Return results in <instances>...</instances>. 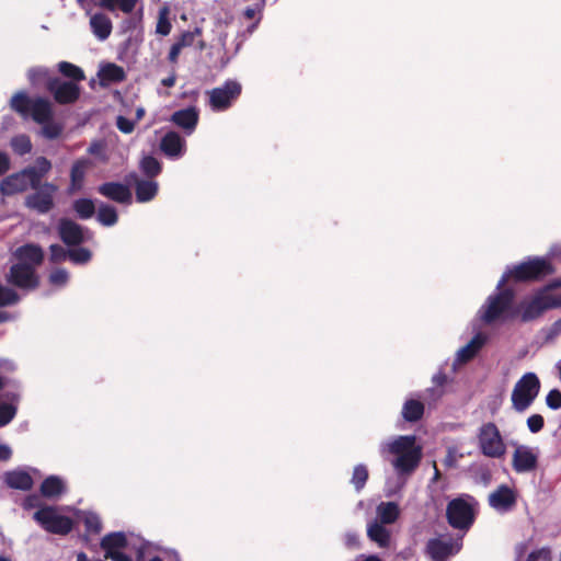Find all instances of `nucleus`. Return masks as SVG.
<instances>
[{
	"label": "nucleus",
	"instance_id": "f257e3e1",
	"mask_svg": "<svg viewBox=\"0 0 561 561\" xmlns=\"http://www.w3.org/2000/svg\"><path fill=\"white\" fill-rule=\"evenodd\" d=\"M381 456H393L391 466L399 477L411 474L422 459V447L416 444L414 435H400L380 444Z\"/></svg>",
	"mask_w": 561,
	"mask_h": 561
},
{
	"label": "nucleus",
	"instance_id": "f03ea898",
	"mask_svg": "<svg viewBox=\"0 0 561 561\" xmlns=\"http://www.w3.org/2000/svg\"><path fill=\"white\" fill-rule=\"evenodd\" d=\"M14 255L19 262L11 267L10 282L21 288H36L38 278L35 268L43 260L42 249L34 244H26L16 249Z\"/></svg>",
	"mask_w": 561,
	"mask_h": 561
},
{
	"label": "nucleus",
	"instance_id": "7ed1b4c3",
	"mask_svg": "<svg viewBox=\"0 0 561 561\" xmlns=\"http://www.w3.org/2000/svg\"><path fill=\"white\" fill-rule=\"evenodd\" d=\"M50 168L51 164L46 158H37L34 165L4 178L0 183L1 194L12 196L25 192L28 187L36 188Z\"/></svg>",
	"mask_w": 561,
	"mask_h": 561
},
{
	"label": "nucleus",
	"instance_id": "20e7f679",
	"mask_svg": "<svg viewBox=\"0 0 561 561\" xmlns=\"http://www.w3.org/2000/svg\"><path fill=\"white\" fill-rule=\"evenodd\" d=\"M15 365L12 360L0 358V390L9 385L5 374L12 373ZM21 394L19 391H5L0 397V427L8 425L16 415Z\"/></svg>",
	"mask_w": 561,
	"mask_h": 561
},
{
	"label": "nucleus",
	"instance_id": "39448f33",
	"mask_svg": "<svg viewBox=\"0 0 561 561\" xmlns=\"http://www.w3.org/2000/svg\"><path fill=\"white\" fill-rule=\"evenodd\" d=\"M540 390V381L536 374H525L514 386L512 391V405L516 412L526 411Z\"/></svg>",
	"mask_w": 561,
	"mask_h": 561
},
{
	"label": "nucleus",
	"instance_id": "423d86ee",
	"mask_svg": "<svg viewBox=\"0 0 561 561\" xmlns=\"http://www.w3.org/2000/svg\"><path fill=\"white\" fill-rule=\"evenodd\" d=\"M552 273L549 263L543 259H533L508 268L499 280L497 288H502L510 279L529 280Z\"/></svg>",
	"mask_w": 561,
	"mask_h": 561
},
{
	"label": "nucleus",
	"instance_id": "0eeeda50",
	"mask_svg": "<svg viewBox=\"0 0 561 561\" xmlns=\"http://www.w3.org/2000/svg\"><path fill=\"white\" fill-rule=\"evenodd\" d=\"M481 453L489 458H502L506 453V444L494 423L483 424L478 434Z\"/></svg>",
	"mask_w": 561,
	"mask_h": 561
},
{
	"label": "nucleus",
	"instance_id": "6e6552de",
	"mask_svg": "<svg viewBox=\"0 0 561 561\" xmlns=\"http://www.w3.org/2000/svg\"><path fill=\"white\" fill-rule=\"evenodd\" d=\"M449 524L458 529H468L474 520L473 499L458 497L447 506Z\"/></svg>",
	"mask_w": 561,
	"mask_h": 561
},
{
	"label": "nucleus",
	"instance_id": "1a4fd4ad",
	"mask_svg": "<svg viewBox=\"0 0 561 561\" xmlns=\"http://www.w3.org/2000/svg\"><path fill=\"white\" fill-rule=\"evenodd\" d=\"M241 84L236 80H227L222 85L207 92L209 105L215 112L228 110L241 93Z\"/></svg>",
	"mask_w": 561,
	"mask_h": 561
},
{
	"label": "nucleus",
	"instance_id": "9d476101",
	"mask_svg": "<svg viewBox=\"0 0 561 561\" xmlns=\"http://www.w3.org/2000/svg\"><path fill=\"white\" fill-rule=\"evenodd\" d=\"M550 309L548 289L541 288L534 295L523 299L518 306L517 312L522 321L529 322L541 317Z\"/></svg>",
	"mask_w": 561,
	"mask_h": 561
},
{
	"label": "nucleus",
	"instance_id": "9b49d317",
	"mask_svg": "<svg viewBox=\"0 0 561 561\" xmlns=\"http://www.w3.org/2000/svg\"><path fill=\"white\" fill-rule=\"evenodd\" d=\"M512 301L513 291L510 289H505L496 295L490 296L485 305H483L479 311L481 319L486 323L502 319L505 312L510 309Z\"/></svg>",
	"mask_w": 561,
	"mask_h": 561
},
{
	"label": "nucleus",
	"instance_id": "f8f14e48",
	"mask_svg": "<svg viewBox=\"0 0 561 561\" xmlns=\"http://www.w3.org/2000/svg\"><path fill=\"white\" fill-rule=\"evenodd\" d=\"M34 519L48 533L66 535L72 529L70 518L59 515L53 507H43L34 513Z\"/></svg>",
	"mask_w": 561,
	"mask_h": 561
},
{
	"label": "nucleus",
	"instance_id": "ddd939ff",
	"mask_svg": "<svg viewBox=\"0 0 561 561\" xmlns=\"http://www.w3.org/2000/svg\"><path fill=\"white\" fill-rule=\"evenodd\" d=\"M129 546L124 533H112L103 537L101 547L105 551V558L112 561H133L124 550Z\"/></svg>",
	"mask_w": 561,
	"mask_h": 561
},
{
	"label": "nucleus",
	"instance_id": "4468645a",
	"mask_svg": "<svg viewBox=\"0 0 561 561\" xmlns=\"http://www.w3.org/2000/svg\"><path fill=\"white\" fill-rule=\"evenodd\" d=\"M56 192V185L51 183H44L38 186V188L36 187V191L25 198V205L39 214H46L54 206V196Z\"/></svg>",
	"mask_w": 561,
	"mask_h": 561
},
{
	"label": "nucleus",
	"instance_id": "2eb2a0df",
	"mask_svg": "<svg viewBox=\"0 0 561 561\" xmlns=\"http://www.w3.org/2000/svg\"><path fill=\"white\" fill-rule=\"evenodd\" d=\"M538 462V450L527 445H518L512 458V465L516 472L526 473L534 471Z\"/></svg>",
	"mask_w": 561,
	"mask_h": 561
},
{
	"label": "nucleus",
	"instance_id": "dca6fc26",
	"mask_svg": "<svg viewBox=\"0 0 561 561\" xmlns=\"http://www.w3.org/2000/svg\"><path fill=\"white\" fill-rule=\"evenodd\" d=\"M461 549L460 539H432L427 543V552L433 561H447V559Z\"/></svg>",
	"mask_w": 561,
	"mask_h": 561
},
{
	"label": "nucleus",
	"instance_id": "f3484780",
	"mask_svg": "<svg viewBox=\"0 0 561 561\" xmlns=\"http://www.w3.org/2000/svg\"><path fill=\"white\" fill-rule=\"evenodd\" d=\"M48 91L54 95L56 102L60 104L72 103L77 101L80 95L77 83L60 81L57 78L49 80Z\"/></svg>",
	"mask_w": 561,
	"mask_h": 561
},
{
	"label": "nucleus",
	"instance_id": "a211bd4d",
	"mask_svg": "<svg viewBox=\"0 0 561 561\" xmlns=\"http://www.w3.org/2000/svg\"><path fill=\"white\" fill-rule=\"evenodd\" d=\"M516 503V493L507 485H500L489 495L490 506L499 513L511 511Z\"/></svg>",
	"mask_w": 561,
	"mask_h": 561
},
{
	"label": "nucleus",
	"instance_id": "6ab92c4d",
	"mask_svg": "<svg viewBox=\"0 0 561 561\" xmlns=\"http://www.w3.org/2000/svg\"><path fill=\"white\" fill-rule=\"evenodd\" d=\"M59 233L62 241L69 245L80 244L91 239V234L72 220L62 219L59 224Z\"/></svg>",
	"mask_w": 561,
	"mask_h": 561
},
{
	"label": "nucleus",
	"instance_id": "aec40b11",
	"mask_svg": "<svg viewBox=\"0 0 561 561\" xmlns=\"http://www.w3.org/2000/svg\"><path fill=\"white\" fill-rule=\"evenodd\" d=\"M160 149L167 157L179 159L185 153L186 142L178 133L169 131L161 139Z\"/></svg>",
	"mask_w": 561,
	"mask_h": 561
},
{
	"label": "nucleus",
	"instance_id": "412c9836",
	"mask_svg": "<svg viewBox=\"0 0 561 561\" xmlns=\"http://www.w3.org/2000/svg\"><path fill=\"white\" fill-rule=\"evenodd\" d=\"M199 113L195 106L176 111L171 116V122L182 128L187 135H191L198 123Z\"/></svg>",
	"mask_w": 561,
	"mask_h": 561
},
{
	"label": "nucleus",
	"instance_id": "4be33fe9",
	"mask_svg": "<svg viewBox=\"0 0 561 561\" xmlns=\"http://www.w3.org/2000/svg\"><path fill=\"white\" fill-rule=\"evenodd\" d=\"M3 481L9 488L21 491H27L33 486V479L30 472L23 469L4 472Z\"/></svg>",
	"mask_w": 561,
	"mask_h": 561
},
{
	"label": "nucleus",
	"instance_id": "5701e85b",
	"mask_svg": "<svg viewBox=\"0 0 561 561\" xmlns=\"http://www.w3.org/2000/svg\"><path fill=\"white\" fill-rule=\"evenodd\" d=\"M99 192L117 203L129 204L131 202V193L127 186L121 183L110 182L101 185Z\"/></svg>",
	"mask_w": 561,
	"mask_h": 561
},
{
	"label": "nucleus",
	"instance_id": "b1692460",
	"mask_svg": "<svg viewBox=\"0 0 561 561\" xmlns=\"http://www.w3.org/2000/svg\"><path fill=\"white\" fill-rule=\"evenodd\" d=\"M89 24L93 35L99 41L103 42L107 39L112 33V21L105 13L96 12L94 14H91Z\"/></svg>",
	"mask_w": 561,
	"mask_h": 561
},
{
	"label": "nucleus",
	"instance_id": "393cba45",
	"mask_svg": "<svg viewBox=\"0 0 561 561\" xmlns=\"http://www.w3.org/2000/svg\"><path fill=\"white\" fill-rule=\"evenodd\" d=\"M485 343V336L476 334L465 346L456 353L455 365L465 364L473 358Z\"/></svg>",
	"mask_w": 561,
	"mask_h": 561
},
{
	"label": "nucleus",
	"instance_id": "a878e982",
	"mask_svg": "<svg viewBox=\"0 0 561 561\" xmlns=\"http://www.w3.org/2000/svg\"><path fill=\"white\" fill-rule=\"evenodd\" d=\"M28 113L36 123L44 124L53 118V105L46 99L36 98L33 99Z\"/></svg>",
	"mask_w": 561,
	"mask_h": 561
},
{
	"label": "nucleus",
	"instance_id": "bb28decb",
	"mask_svg": "<svg viewBox=\"0 0 561 561\" xmlns=\"http://www.w3.org/2000/svg\"><path fill=\"white\" fill-rule=\"evenodd\" d=\"M92 168V161L88 158L78 159L71 168L70 172V186L72 191H78L82 187L88 170Z\"/></svg>",
	"mask_w": 561,
	"mask_h": 561
},
{
	"label": "nucleus",
	"instance_id": "cd10ccee",
	"mask_svg": "<svg viewBox=\"0 0 561 561\" xmlns=\"http://www.w3.org/2000/svg\"><path fill=\"white\" fill-rule=\"evenodd\" d=\"M39 490L44 497L56 499L65 493L66 481L59 476H49L43 481Z\"/></svg>",
	"mask_w": 561,
	"mask_h": 561
},
{
	"label": "nucleus",
	"instance_id": "c85d7f7f",
	"mask_svg": "<svg viewBox=\"0 0 561 561\" xmlns=\"http://www.w3.org/2000/svg\"><path fill=\"white\" fill-rule=\"evenodd\" d=\"M400 513V507L396 502H381L376 507V520L385 525L393 524L399 518Z\"/></svg>",
	"mask_w": 561,
	"mask_h": 561
},
{
	"label": "nucleus",
	"instance_id": "c756f323",
	"mask_svg": "<svg viewBox=\"0 0 561 561\" xmlns=\"http://www.w3.org/2000/svg\"><path fill=\"white\" fill-rule=\"evenodd\" d=\"M390 531L385 527V524L378 520H373L367 525V537L376 542L380 548H386L390 543Z\"/></svg>",
	"mask_w": 561,
	"mask_h": 561
},
{
	"label": "nucleus",
	"instance_id": "7c9ffc66",
	"mask_svg": "<svg viewBox=\"0 0 561 561\" xmlns=\"http://www.w3.org/2000/svg\"><path fill=\"white\" fill-rule=\"evenodd\" d=\"M136 198L139 203L151 201L158 193V183L152 180H139L136 182Z\"/></svg>",
	"mask_w": 561,
	"mask_h": 561
},
{
	"label": "nucleus",
	"instance_id": "2f4dec72",
	"mask_svg": "<svg viewBox=\"0 0 561 561\" xmlns=\"http://www.w3.org/2000/svg\"><path fill=\"white\" fill-rule=\"evenodd\" d=\"M100 80L103 84L122 81L125 77L124 69L115 64H107L99 71Z\"/></svg>",
	"mask_w": 561,
	"mask_h": 561
},
{
	"label": "nucleus",
	"instance_id": "473e14b6",
	"mask_svg": "<svg viewBox=\"0 0 561 561\" xmlns=\"http://www.w3.org/2000/svg\"><path fill=\"white\" fill-rule=\"evenodd\" d=\"M140 0H100V7L108 11L121 10L125 14L134 12Z\"/></svg>",
	"mask_w": 561,
	"mask_h": 561
},
{
	"label": "nucleus",
	"instance_id": "72a5a7b5",
	"mask_svg": "<svg viewBox=\"0 0 561 561\" xmlns=\"http://www.w3.org/2000/svg\"><path fill=\"white\" fill-rule=\"evenodd\" d=\"M27 78L32 85L37 87L41 84H46L48 89L49 80H54L50 76V70L43 66L32 67L27 70Z\"/></svg>",
	"mask_w": 561,
	"mask_h": 561
},
{
	"label": "nucleus",
	"instance_id": "f704fd0d",
	"mask_svg": "<svg viewBox=\"0 0 561 561\" xmlns=\"http://www.w3.org/2000/svg\"><path fill=\"white\" fill-rule=\"evenodd\" d=\"M424 413V405L421 401L409 399L404 402L402 408V416L405 421L414 422L422 417Z\"/></svg>",
	"mask_w": 561,
	"mask_h": 561
},
{
	"label": "nucleus",
	"instance_id": "c9c22d12",
	"mask_svg": "<svg viewBox=\"0 0 561 561\" xmlns=\"http://www.w3.org/2000/svg\"><path fill=\"white\" fill-rule=\"evenodd\" d=\"M98 220L106 227H112L117 222L118 216L113 206L101 204L98 207Z\"/></svg>",
	"mask_w": 561,
	"mask_h": 561
},
{
	"label": "nucleus",
	"instance_id": "e433bc0d",
	"mask_svg": "<svg viewBox=\"0 0 561 561\" xmlns=\"http://www.w3.org/2000/svg\"><path fill=\"white\" fill-rule=\"evenodd\" d=\"M32 101L25 92H16L11 98V107L18 113L26 115L30 112Z\"/></svg>",
	"mask_w": 561,
	"mask_h": 561
},
{
	"label": "nucleus",
	"instance_id": "4c0bfd02",
	"mask_svg": "<svg viewBox=\"0 0 561 561\" xmlns=\"http://www.w3.org/2000/svg\"><path fill=\"white\" fill-rule=\"evenodd\" d=\"M76 213L83 219L90 218L95 211V205L91 199L81 198L75 202Z\"/></svg>",
	"mask_w": 561,
	"mask_h": 561
},
{
	"label": "nucleus",
	"instance_id": "58836bf2",
	"mask_svg": "<svg viewBox=\"0 0 561 561\" xmlns=\"http://www.w3.org/2000/svg\"><path fill=\"white\" fill-rule=\"evenodd\" d=\"M58 70L66 77L71 78L76 81H81L84 79L83 71L73 64L68 61H60L58 64Z\"/></svg>",
	"mask_w": 561,
	"mask_h": 561
},
{
	"label": "nucleus",
	"instance_id": "ea45409f",
	"mask_svg": "<svg viewBox=\"0 0 561 561\" xmlns=\"http://www.w3.org/2000/svg\"><path fill=\"white\" fill-rule=\"evenodd\" d=\"M69 272L65 268H55L49 273L48 282L56 288L65 287L69 282Z\"/></svg>",
	"mask_w": 561,
	"mask_h": 561
},
{
	"label": "nucleus",
	"instance_id": "a19ab883",
	"mask_svg": "<svg viewBox=\"0 0 561 561\" xmlns=\"http://www.w3.org/2000/svg\"><path fill=\"white\" fill-rule=\"evenodd\" d=\"M11 147L13 151L20 156L28 153L32 149V144L26 135H18L11 139Z\"/></svg>",
	"mask_w": 561,
	"mask_h": 561
},
{
	"label": "nucleus",
	"instance_id": "79ce46f5",
	"mask_svg": "<svg viewBox=\"0 0 561 561\" xmlns=\"http://www.w3.org/2000/svg\"><path fill=\"white\" fill-rule=\"evenodd\" d=\"M68 257L75 264H87L92 259V252L85 248H73L68 251Z\"/></svg>",
	"mask_w": 561,
	"mask_h": 561
},
{
	"label": "nucleus",
	"instance_id": "37998d69",
	"mask_svg": "<svg viewBox=\"0 0 561 561\" xmlns=\"http://www.w3.org/2000/svg\"><path fill=\"white\" fill-rule=\"evenodd\" d=\"M88 152L100 162H106L108 160L107 146L104 141H93L89 146Z\"/></svg>",
	"mask_w": 561,
	"mask_h": 561
},
{
	"label": "nucleus",
	"instance_id": "c03bdc74",
	"mask_svg": "<svg viewBox=\"0 0 561 561\" xmlns=\"http://www.w3.org/2000/svg\"><path fill=\"white\" fill-rule=\"evenodd\" d=\"M368 479V470L364 465H357L353 470L352 484L356 491H360Z\"/></svg>",
	"mask_w": 561,
	"mask_h": 561
},
{
	"label": "nucleus",
	"instance_id": "a18cd8bd",
	"mask_svg": "<svg viewBox=\"0 0 561 561\" xmlns=\"http://www.w3.org/2000/svg\"><path fill=\"white\" fill-rule=\"evenodd\" d=\"M169 10L167 8H163L159 11L158 22L156 25V32L157 34H160L162 36H167L170 34L172 25L169 21Z\"/></svg>",
	"mask_w": 561,
	"mask_h": 561
},
{
	"label": "nucleus",
	"instance_id": "49530a36",
	"mask_svg": "<svg viewBox=\"0 0 561 561\" xmlns=\"http://www.w3.org/2000/svg\"><path fill=\"white\" fill-rule=\"evenodd\" d=\"M140 168L145 174L150 176L157 175L161 170L160 162L151 156L142 158L140 162Z\"/></svg>",
	"mask_w": 561,
	"mask_h": 561
},
{
	"label": "nucleus",
	"instance_id": "de8ad7c7",
	"mask_svg": "<svg viewBox=\"0 0 561 561\" xmlns=\"http://www.w3.org/2000/svg\"><path fill=\"white\" fill-rule=\"evenodd\" d=\"M83 523L88 531L99 534L102 530V522L98 514L88 512L84 514Z\"/></svg>",
	"mask_w": 561,
	"mask_h": 561
},
{
	"label": "nucleus",
	"instance_id": "09e8293b",
	"mask_svg": "<svg viewBox=\"0 0 561 561\" xmlns=\"http://www.w3.org/2000/svg\"><path fill=\"white\" fill-rule=\"evenodd\" d=\"M19 301L18 294L3 285H0V307L14 305Z\"/></svg>",
	"mask_w": 561,
	"mask_h": 561
},
{
	"label": "nucleus",
	"instance_id": "8fccbe9b",
	"mask_svg": "<svg viewBox=\"0 0 561 561\" xmlns=\"http://www.w3.org/2000/svg\"><path fill=\"white\" fill-rule=\"evenodd\" d=\"M43 126L42 133L48 139L57 138L61 133V126L49 119L47 123L41 124Z\"/></svg>",
	"mask_w": 561,
	"mask_h": 561
},
{
	"label": "nucleus",
	"instance_id": "3c124183",
	"mask_svg": "<svg viewBox=\"0 0 561 561\" xmlns=\"http://www.w3.org/2000/svg\"><path fill=\"white\" fill-rule=\"evenodd\" d=\"M545 420L540 414H531L527 419V427L531 433H538L542 430Z\"/></svg>",
	"mask_w": 561,
	"mask_h": 561
},
{
	"label": "nucleus",
	"instance_id": "603ef678",
	"mask_svg": "<svg viewBox=\"0 0 561 561\" xmlns=\"http://www.w3.org/2000/svg\"><path fill=\"white\" fill-rule=\"evenodd\" d=\"M547 405L552 410L561 408V392L558 389L550 390L546 397Z\"/></svg>",
	"mask_w": 561,
	"mask_h": 561
},
{
	"label": "nucleus",
	"instance_id": "864d4df0",
	"mask_svg": "<svg viewBox=\"0 0 561 561\" xmlns=\"http://www.w3.org/2000/svg\"><path fill=\"white\" fill-rule=\"evenodd\" d=\"M547 341H552L561 335V318L543 330Z\"/></svg>",
	"mask_w": 561,
	"mask_h": 561
},
{
	"label": "nucleus",
	"instance_id": "5fc2aeb1",
	"mask_svg": "<svg viewBox=\"0 0 561 561\" xmlns=\"http://www.w3.org/2000/svg\"><path fill=\"white\" fill-rule=\"evenodd\" d=\"M526 561H551V552L548 548H541L531 552Z\"/></svg>",
	"mask_w": 561,
	"mask_h": 561
},
{
	"label": "nucleus",
	"instance_id": "6e6d98bb",
	"mask_svg": "<svg viewBox=\"0 0 561 561\" xmlns=\"http://www.w3.org/2000/svg\"><path fill=\"white\" fill-rule=\"evenodd\" d=\"M66 257H68V251H66L61 245H59V244L50 245L51 261L60 262V261H64Z\"/></svg>",
	"mask_w": 561,
	"mask_h": 561
},
{
	"label": "nucleus",
	"instance_id": "4d7b16f0",
	"mask_svg": "<svg viewBox=\"0 0 561 561\" xmlns=\"http://www.w3.org/2000/svg\"><path fill=\"white\" fill-rule=\"evenodd\" d=\"M201 31L196 28L194 32H185L176 42L182 48L193 45L195 36L199 35Z\"/></svg>",
	"mask_w": 561,
	"mask_h": 561
},
{
	"label": "nucleus",
	"instance_id": "13d9d810",
	"mask_svg": "<svg viewBox=\"0 0 561 561\" xmlns=\"http://www.w3.org/2000/svg\"><path fill=\"white\" fill-rule=\"evenodd\" d=\"M116 125L117 128L124 134H130L134 130V122L124 116L117 117Z\"/></svg>",
	"mask_w": 561,
	"mask_h": 561
},
{
	"label": "nucleus",
	"instance_id": "bf43d9fd",
	"mask_svg": "<svg viewBox=\"0 0 561 561\" xmlns=\"http://www.w3.org/2000/svg\"><path fill=\"white\" fill-rule=\"evenodd\" d=\"M548 299L551 309L561 308V294H554L553 291L548 290Z\"/></svg>",
	"mask_w": 561,
	"mask_h": 561
},
{
	"label": "nucleus",
	"instance_id": "052dcab7",
	"mask_svg": "<svg viewBox=\"0 0 561 561\" xmlns=\"http://www.w3.org/2000/svg\"><path fill=\"white\" fill-rule=\"evenodd\" d=\"M359 537L356 533H347L345 535V545L350 548L358 547Z\"/></svg>",
	"mask_w": 561,
	"mask_h": 561
},
{
	"label": "nucleus",
	"instance_id": "680f3d73",
	"mask_svg": "<svg viewBox=\"0 0 561 561\" xmlns=\"http://www.w3.org/2000/svg\"><path fill=\"white\" fill-rule=\"evenodd\" d=\"M182 49L183 48L178 43H174L169 51V60L175 62Z\"/></svg>",
	"mask_w": 561,
	"mask_h": 561
},
{
	"label": "nucleus",
	"instance_id": "e2e57ef3",
	"mask_svg": "<svg viewBox=\"0 0 561 561\" xmlns=\"http://www.w3.org/2000/svg\"><path fill=\"white\" fill-rule=\"evenodd\" d=\"M10 168V159L7 153L0 152V174L7 172Z\"/></svg>",
	"mask_w": 561,
	"mask_h": 561
},
{
	"label": "nucleus",
	"instance_id": "0e129e2a",
	"mask_svg": "<svg viewBox=\"0 0 561 561\" xmlns=\"http://www.w3.org/2000/svg\"><path fill=\"white\" fill-rule=\"evenodd\" d=\"M12 450L5 444H0V460L5 461L11 458Z\"/></svg>",
	"mask_w": 561,
	"mask_h": 561
},
{
	"label": "nucleus",
	"instance_id": "69168bd1",
	"mask_svg": "<svg viewBox=\"0 0 561 561\" xmlns=\"http://www.w3.org/2000/svg\"><path fill=\"white\" fill-rule=\"evenodd\" d=\"M163 556L164 561H181L179 553L174 550H164Z\"/></svg>",
	"mask_w": 561,
	"mask_h": 561
},
{
	"label": "nucleus",
	"instance_id": "338daca9",
	"mask_svg": "<svg viewBox=\"0 0 561 561\" xmlns=\"http://www.w3.org/2000/svg\"><path fill=\"white\" fill-rule=\"evenodd\" d=\"M176 77L174 73L170 75L169 77L162 79L161 83L165 87H173L175 84Z\"/></svg>",
	"mask_w": 561,
	"mask_h": 561
},
{
	"label": "nucleus",
	"instance_id": "774afa93",
	"mask_svg": "<svg viewBox=\"0 0 561 561\" xmlns=\"http://www.w3.org/2000/svg\"><path fill=\"white\" fill-rule=\"evenodd\" d=\"M357 561H381V560L376 556H368V557L360 556L357 558Z\"/></svg>",
	"mask_w": 561,
	"mask_h": 561
}]
</instances>
